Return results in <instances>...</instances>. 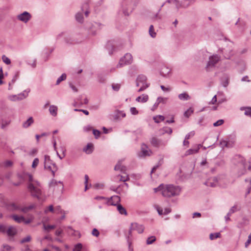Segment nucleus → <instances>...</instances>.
Wrapping results in <instances>:
<instances>
[{"label":"nucleus","mask_w":251,"mask_h":251,"mask_svg":"<svg viewBox=\"0 0 251 251\" xmlns=\"http://www.w3.org/2000/svg\"><path fill=\"white\" fill-rule=\"evenodd\" d=\"M130 238L131 237H129V236H126V239L128 245L129 250L130 251H133V249L131 247V244H132V241H131V239Z\"/></svg>","instance_id":"ea45409f"},{"label":"nucleus","mask_w":251,"mask_h":251,"mask_svg":"<svg viewBox=\"0 0 251 251\" xmlns=\"http://www.w3.org/2000/svg\"><path fill=\"white\" fill-rule=\"evenodd\" d=\"M251 243V233L248 236V240L245 243V248H247Z\"/></svg>","instance_id":"4d7b16f0"},{"label":"nucleus","mask_w":251,"mask_h":251,"mask_svg":"<svg viewBox=\"0 0 251 251\" xmlns=\"http://www.w3.org/2000/svg\"><path fill=\"white\" fill-rule=\"evenodd\" d=\"M17 18L18 20L22 21L24 23H26L31 19V15L29 12L25 11L23 13L19 14L17 16Z\"/></svg>","instance_id":"6e6552de"},{"label":"nucleus","mask_w":251,"mask_h":251,"mask_svg":"<svg viewBox=\"0 0 251 251\" xmlns=\"http://www.w3.org/2000/svg\"><path fill=\"white\" fill-rule=\"evenodd\" d=\"M136 80L142 84H148L147 83V77L143 75H139L136 79Z\"/></svg>","instance_id":"6ab92c4d"},{"label":"nucleus","mask_w":251,"mask_h":251,"mask_svg":"<svg viewBox=\"0 0 251 251\" xmlns=\"http://www.w3.org/2000/svg\"><path fill=\"white\" fill-rule=\"evenodd\" d=\"M199 148L198 149H190L189 150H188L186 151V152L185 153V155L187 156V155H189L191 154H193L198 153L199 152Z\"/></svg>","instance_id":"bb28decb"},{"label":"nucleus","mask_w":251,"mask_h":251,"mask_svg":"<svg viewBox=\"0 0 251 251\" xmlns=\"http://www.w3.org/2000/svg\"><path fill=\"white\" fill-rule=\"evenodd\" d=\"M221 60V56L218 54H213L209 57V60L205 67L207 71H210Z\"/></svg>","instance_id":"20e7f679"},{"label":"nucleus","mask_w":251,"mask_h":251,"mask_svg":"<svg viewBox=\"0 0 251 251\" xmlns=\"http://www.w3.org/2000/svg\"><path fill=\"white\" fill-rule=\"evenodd\" d=\"M25 177L28 181L27 189L31 196L36 198L40 202L44 201L45 198L41 190L40 183L37 180L34 179L33 176L29 173H26Z\"/></svg>","instance_id":"f257e3e1"},{"label":"nucleus","mask_w":251,"mask_h":251,"mask_svg":"<svg viewBox=\"0 0 251 251\" xmlns=\"http://www.w3.org/2000/svg\"><path fill=\"white\" fill-rule=\"evenodd\" d=\"M149 86V84H142L140 86V88L138 90V92H141L144 90H145L146 89H147Z\"/></svg>","instance_id":"680f3d73"},{"label":"nucleus","mask_w":251,"mask_h":251,"mask_svg":"<svg viewBox=\"0 0 251 251\" xmlns=\"http://www.w3.org/2000/svg\"><path fill=\"white\" fill-rule=\"evenodd\" d=\"M116 177L117 179H119L120 181L126 182V181L129 180V177L128 175L126 176L118 175L116 176Z\"/></svg>","instance_id":"2f4dec72"},{"label":"nucleus","mask_w":251,"mask_h":251,"mask_svg":"<svg viewBox=\"0 0 251 251\" xmlns=\"http://www.w3.org/2000/svg\"><path fill=\"white\" fill-rule=\"evenodd\" d=\"M153 120L156 123H159L160 121H163L165 120V117L162 115H157L153 117Z\"/></svg>","instance_id":"7c9ffc66"},{"label":"nucleus","mask_w":251,"mask_h":251,"mask_svg":"<svg viewBox=\"0 0 251 251\" xmlns=\"http://www.w3.org/2000/svg\"><path fill=\"white\" fill-rule=\"evenodd\" d=\"M64 41L68 45H74L81 42V40L76 39L74 36L69 35L65 36Z\"/></svg>","instance_id":"9d476101"},{"label":"nucleus","mask_w":251,"mask_h":251,"mask_svg":"<svg viewBox=\"0 0 251 251\" xmlns=\"http://www.w3.org/2000/svg\"><path fill=\"white\" fill-rule=\"evenodd\" d=\"M117 210L122 215H127V211L125 207H124L121 204H119L117 206Z\"/></svg>","instance_id":"b1692460"},{"label":"nucleus","mask_w":251,"mask_h":251,"mask_svg":"<svg viewBox=\"0 0 251 251\" xmlns=\"http://www.w3.org/2000/svg\"><path fill=\"white\" fill-rule=\"evenodd\" d=\"M44 240H47L51 241L52 240V238L50 235H48L44 236L42 239H40V238L38 239V240L41 243H42Z\"/></svg>","instance_id":"c9c22d12"},{"label":"nucleus","mask_w":251,"mask_h":251,"mask_svg":"<svg viewBox=\"0 0 251 251\" xmlns=\"http://www.w3.org/2000/svg\"><path fill=\"white\" fill-rule=\"evenodd\" d=\"M164 187L165 186L163 184H160L158 187L154 188V191L155 193L159 191H161L162 192Z\"/></svg>","instance_id":"5fc2aeb1"},{"label":"nucleus","mask_w":251,"mask_h":251,"mask_svg":"<svg viewBox=\"0 0 251 251\" xmlns=\"http://www.w3.org/2000/svg\"><path fill=\"white\" fill-rule=\"evenodd\" d=\"M6 233L9 236H14L17 233V229L14 226H9L6 231Z\"/></svg>","instance_id":"2eb2a0df"},{"label":"nucleus","mask_w":251,"mask_h":251,"mask_svg":"<svg viewBox=\"0 0 251 251\" xmlns=\"http://www.w3.org/2000/svg\"><path fill=\"white\" fill-rule=\"evenodd\" d=\"M44 167L45 168H46L47 167V164L49 162H51V160L50 159V156L48 155H45L44 156Z\"/></svg>","instance_id":"58836bf2"},{"label":"nucleus","mask_w":251,"mask_h":251,"mask_svg":"<svg viewBox=\"0 0 251 251\" xmlns=\"http://www.w3.org/2000/svg\"><path fill=\"white\" fill-rule=\"evenodd\" d=\"M149 86V84H142L140 86V88L138 90V92H141L144 90H145L146 89H147Z\"/></svg>","instance_id":"052dcab7"},{"label":"nucleus","mask_w":251,"mask_h":251,"mask_svg":"<svg viewBox=\"0 0 251 251\" xmlns=\"http://www.w3.org/2000/svg\"><path fill=\"white\" fill-rule=\"evenodd\" d=\"M171 70L167 67H163L160 71V74L164 77H169L171 74Z\"/></svg>","instance_id":"4468645a"},{"label":"nucleus","mask_w":251,"mask_h":251,"mask_svg":"<svg viewBox=\"0 0 251 251\" xmlns=\"http://www.w3.org/2000/svg\"><path fill=\"white\" fill-rule=\"evenodd\" d=\"M2 61L7 65H9L11 63L10 59L6 57L5 55H3L2 56Z\"/></svg>","instance_id":"37998d69"},{"label":"nucleus","mask_w":251,"mask_h":251,"mask_svg":"<svg viewBox=\"0 0 251 251\" xmlns=\"http://www.w3.org/2000/svg\"><path fill=\"white\" fill-rule=\"evenodd\" d=\"M229 84V78L227 77H225V80L222 81V85L226 87Z\"/></svg>","instance_id":"864d4df0"},{"label":"nucleus","mask_w":251,"mask_h":251,"mask_svg":"<svg viewBox=\"0 0 251 251\" xmlns=\"http://www.w3.org/2000/svg\"><path fill=\"white\" fill-rule=\"evenodd\" d=\"M93 150L94 146L92 143H88L83 149V151L87 154H91L93 151Z\"/></svg>","instance_id":"dca6fc26"},{"label":"nucleus","mask_w":251,"mask_h":251,"mask_svg":"<svg viewBox=\"0 0 251 251\" xmlns=\"http://www.w3.org/2000/svg\"><path fill=\"white\" fill-rule=\"evenodd\" d=\"M181 188L172 184L167 185L162 191V195L165 197H171L179 195Z\"/></svg>","instance_id":"f03ea898"},{"label":"nucleus","mask_w":251,"mask_h":251,"mask_svg":"<svg viewBox=\"0 0 251 251\" xmlns=\"http://www.w3.org/2000/svg\"><path fill=\"white\" fill-rule=\"evenodd\" d=\"M121 201L120 197L118 196H113L107 199V203L109 205L116 206L119 204Z\"/></svg>","instance_id":"1a4fd4ad"},{"label":"nucleus","mask_w":251,"mask_h":251,"mask_svg":"<svg viewBox=\"0 0 251 251\" xmlns=\"http://www.w3.org/2000/svg\"><path fill=\"white\" fill-rule=\"evenodd\" d=\"M82 248V245L81 243H78L75 246L73 251H80Z\"/></svg>","instance_id":"79ce46f5"},{"label":"nucleus","mask_w":251,"mask_h":251,"mask_svg":"<svg viewBox=\"0 0 251 251\" xmlns=\"http://www.w3.org/2000/svg\"><path fill=\"white\" fill-rule=\"evenodd\" d=\"M38 164H39L38 158H35L32 162V167L33 168H36Z\"/></svg>","instance_id":"0e129e2a"},{"label":"nucleus","mask_w":251,"mask_h":251,"mask_svg":"<svg viewBox=\"0 0 251 251\" xmlns=\"http://www.w3.org/2000/svg\"><path fill=\"white\" fill-rule=\"evenodd\" d=\"M154 207L155 209L157 210V211L159 215H162L164 214V212H163V209L161 207H160L159 205L155 204L154 205Z\"/></svg>","instance_id":"a19ab883"},{"label":"nucleus","mask_w":251,"mask_h":251,"mask_svg":"<svg viewBox=\"0 0 251 251\" xmlns=\"http://www.w3.org/2000/svg\"><path fill=\"white\" fill-rule=\"evenodd\" d=\"M66 75L65 74H63L62 75L59 76L57 79L56 84L58 85L61 81L64 80L66 79Z\"/></svg>","instance_id":"72a5a7b5"},{"label":"nucleus","mask_w":251,"mask_h":251,"mask_svg":"<svg viewBox=\"0 0 251 251\" xmlns=\"http://www.w3.org/2000/svg\"><path fill=\"white\" fill-rule=\"evenodd\" d=\"M132 62V56L130 53H127L122 57L117 65V68L122 67L125 65L130 64Z\"/></svg>","instance_id":"39448f33"},{"label":"nucleus","mask_w":251,"mask_h":251,"mask_svg":"<svg viewBox=\"0 0 251 251\" xmlns=\"http://www.w3.org/2000/svg\"><path fill=\"white\" fill-rule=\"evenodd\" d=\"M160 131L161 132L162 134H164L165 133L171 134H172L173 131L171 127L166 126L160 129Z\"/></svg>","instance_id":"a878e982"},{"label":"nucleus","mask_w":251,"mask_h":251,"mask_svg":"<svg viewBox=\"0 0 251 251\" xmlns=\"http://www.w3.org/2000/svg\"><path fill=\"white\" fill-rule=\"evenodd\" d=\"M49 111L50 114L53 116H55L57 115V107L54 105H51L50 106L49 108Z\"/></svg>","instance_id":"4be33fe9"},{"label":"nucleus","mask_w":251,"mask_h":251,"mask_svg":"<svg viewBox=\"0 0 251 251\" xmlns=\"http://www.w3.org/2000/svg\"><path fill=\"white\" fill-rule=\"evenodd\" d=\"M218 178L217 177H213L208 179L204 182V184L207 186L215 187L218 185Z\"/></svg>","instance_id":"9b49d317"},{"label":"nucleus","mask_w":251,"mask_h":251,"mask_svg":"<svg viewBox=\"0 0 251 251\" xmlns=\"http://www.w3.org/2000/svg\"><path fill=\"white\" fill-rule=\"evenodd\" d=\"M75 19L79 23H82L83 22V14L81 12H78L75 15Z\"/></svg>","instance_id":"c85d7f7f"},{"label":"nucleus","mask_w":251,"mask_h":251,"mask_svg":"<svg viewBox=\"0 0 251 251\" xmlns=\"http://www.w3.org/2000/svg\"><path fill=\"white\" fill-rule=\"evenodd\" d=\"M98 81L100 83H104L105 81V78L103 77L102 76L99 75L98 76Z\"/></svg>","instance_id":"774afa93"},{"label":"nucleus","mask_w":251,"mask_h":251,"mask_svg":"<svg viewBox=\"0 0 251 251\" xmlns=\"http://www.w3.org/2000/svg\"><path fill=\"white\" fill-rule=\"evenodd\" d=\"M224 123V120H222V119L219 120L217 122H216L215 123H214L213 124V126H218L222 125Z\"/></svg>","instance_id":"8fccbe9b"},{"label":"nucleus","mask_w":251,"mask_h":251,"mask_svg":"<svg viewBox=\"0 0 251 251\" xmlns=\"http://www.w3.org/2000/svg\"><path fill=\"white\" fill-rule=\"evenodd\" d=\"M178 97L181 100H187L190 99L189 95L186 92L179 94Z\"/></svg>","instance_id":"5701e85b"},{"label":"nucleus","mask_w":251,"mask_h":251,"mask_svg":"<svg viewBox=\"0 0 251 251\" xmlns=\"http://www.w3.org/2000/svg\"><path fill=\"white\" fill-rule=\"evenodd\" d=\"M56 226L55 225H48L44 224L43 227L45 230L52 229L55 228Z\"/></svg>","instance_id":"603ef678"},{"label":"nucleus","mask_w":251,"mask_h":251,"mask_svg":"<svg viewBox=\"0 0 251 251\" xmlns=\"http://www.w3.org/2000/svg\"><path fill=\"white\" fill-rule=\"evenodd\" d=\"M148 147L146 144H142L141 146V151L139 154V156L145 157L147 156H150V153H151V151L150 150H148Z\"/></svg>","instance_id":"f8f14e48"},{"label":"nucleus","mask_w":251,"mask_h":251,"mask_svg":"<svg viewBox=\"0 0 251 251\" xmlns=\"http://www.w3.org/2000/svg\"><path fill=\"white\" fill-rule=\"evenodd\" d=\"M153 26L151 25L149 28V34L151 37L154 38L156 36V33L153 31Z\"/></svg>","instance_id":"4c0bfd02"},{"label":"nucleus","mask_w":251,"mask_h":251,"mask_svg":"<svg viewBox=\"0 0 251 251\" xmlns=\"http://www.w3.org/2000/svg\"><path fill=\"white\" fill-rule=\"evenodd\" d=\"M11 249V247L9 245H3L1 251H10Z\"/></svg>","instance_id":"69168bd1"},{"label":"nucleus","mask_w":251,"mask_h":251,"mask_svg":"<svg viewBox=\"0 0 251 251\" xmlns=\"http://www.w3.org/2000/svg\"><path fill=\"white\" fill-rule=\"evenodd\" d=\"M167 100V98H162V97H158L156 100V101H157V103H161V102H162L163 103H165L166 102V101Z\"/></svg>","instance_id":"338daca9"},{"label":"nucleus","mask_w":251,"mask_h":251,"mask_svg":"<svg viewBox=\"0 0 251 251\" xmlns=\"http://www.w3.org/2000/svg\"><path fill=\"white\" fill-rule=\"evenodd\" d=\"M67 232L72 236L76 237H80V234L78 231L74 229L71 226H68L66 229Z\"/></svg>","instance_id":"ddd939ff"},{"label":"nucleus","mask_w":251,"mask_h":251,"mask_svg":"<svg viewBox=\"0 0 251 251\" xmlns=\"http://www.w3.org/2000/svg\"><path fill=\"white\" fill-rule=\"evenodd\" d=\"M149 86V84H142L140 86V88L138 90V92H141L144 90H145L146 89H147Z\"/></svg>","instance_id":"bf43d9fd"},{"label":"nucleus","mask_w":251,"mask_h":251,"mask_svg":"<svg viewBox=\"0 0 251 251\" xmlns=\"http://www.w3.org/2000/svg\"><path fill=\"white\" fill-rule=\"evenodd\" d=\"M220 233H211L209 238L211 240H214L220 237Z\"/></svg>","instance_id":"c03bdc74"},{"label":"nucleus","mask_w":251,"mask_h":251,"mask_svg":"<svg viewBox=\"0 0 251 251\" xmlns=\"http://www.w3.org/2000/svg\"><path fill=\"white\" fill-rule=\"evenodd\" d=\"M194 112V110L192 108H189L187 111L184 113V116L185 117L188 118L189 116Z\"/></svg>","instance_id":"f704fd0d"},{"label":"nucleus","mask_w":251,"mask_h":251,"mask_svg":"<svg viewBox=\"0 0 251 251\" xmlns=\"http://www.w3.org/2000/svg\"><path fill=\"white\" fill-rule=\"evenodd\" d=\"M241 110H244V114L246 116L251 117V107H243Z\"/></svg>","instance_id":"cd10ccee"},{"label":"nucleus","mask_w":251,"mask_h":251,"mask_svg":"<svg viewBox=\"0 0 251 251\" xmlns=\"http://www.w3.org/2000/svg\"><path fill=\"white\" fill-rule=\"evenodd\" d=\"M149 97L146 94H143L142 96L138 97L136 99V100L138 102H145L148 101Z\"/></svg>","instance_id":"412c9836"},{"label":"nucleus","mask_w":251,"mask_h":251,"mask_svg":"<svg viewBox=\"0 0 251 251\" xmlns=\"http://www.w3.org/2000/svg\"><path fill=\"white\" fill-rule=\"evenodd\" d=\"M54 212L57 213H65V211L61 208L60 206H57L54 208Z\"/></svg>","instance_id":"de8ad7c7"},{"label":"nucleus","mask_w":251,"mask_h":251,"mask_svg":"<svg viewBox=\"0 0 251 251\" xmlns=\"http://www.w3.org/2000/svg\"><path fill=\"white\" fill-rule=\"evenodd\" d=\"M84 178H85V181H84L85 191H86L88 189V180H89L88 176L87 175H85L84 176Z\"/></svg>","instance_id":"49530a36"},{"label":"nucleus","mask_w":251,"mask_h":251,"mask_svg":"<svg viewBox=\"0 0 251 251\" xmlns=\"http://www.w3.org/2000/svg\"><path fill=\"white\" fill-rule=\"evenodd\" d=\"M16 79H17V75H15L13 77V78H12V80L11 81V82H10L9 83V88H8L9 90H10V89H12L11 85L15 83V82L16 81Z\"/></svg>","instance_id":"6e6d98bb"},{"label":"nucleus","mask_w":251,"mask_h":251,"mask_svg":"<svg viewBox=\"0 0 251 251\" xmlns=\"http://www.w3.org/2000/svg\"><path fill=\"white\" fill-rule=\"evenodd\" d=\"M138 2V0H124L122 4L123 13L125 16H129Z\"/></svg>","instance_id":"7ed1b4c3"},{"label":"nucleus","mask_w":251,"mask_h":251,"mask_svg":"<svg viewBox=\"0 0 251 251\" xmlns=\"http://www.w3.org/2000/svg\"><path fill=\"white\" fill-rule=\"evenodd\" d=\"M10 206L15 210H20V207L17 205L15 203H11L10 204Z\"/></svg>","instance_id":"3c124183"},{"label":"nucleus","mask_w":251,"mask_h":251,"mask_svg":"<svg viewBox=\"0 0 251 251\" xmlns=\"http://www.w3.org/2000/svg\"><path fill=\"white\" fill-rule=\"evenodd\" d=\"M156 240V237L154 236H151L148 238L146 241L147 245L152 244Z\"/></svg>","instance_id":"473e14b6"},{"label":"nucleus","mask_w":251,"mask_h":251,"mask_svg":"<svg viewBox=\"0 0 251 251\" xmlns=\"http://www.w3.org/2000/svg\"><path fill=\"white\" fill-rule=\"evenodd\" d=\"M233 161L235 164L237 165H241L244 168H246V160L245 158L241 155H235L233 157Z\"/></svg>","instance_id":"0eeeda50"},{"label":"nucleus","mask_w":251,"mask_h":251,"mask_svg":"<svg viewBox=\"0 0 251 251\" xmlns=\"http://www.w3.org/2000/svg\"><path fill=\"white\" fill-rule=\"evenodd\" d=\"M93 133L96 139L99 137L100 134V132L97 129H93Z\"/></svg>","instance_id":"13d9d810"},{"label":"nucleus","mask_w":251,"mask_h":251,"mask_svg":"<svg viewBox=\"0 0 251 251\" xmlns=\"http://www.w3.org/2000/svg\"><path fill=\"white\" fill-rule=\"evenodd\" d=\"M144 226L142 225H140L137 223H131L129 228L127 236L132 237V231L136 230L138 233L140 234L143 232Z\"/></svg>","instance_id":"423d86ee"},{"label":"nucleus","mask_w":251,"mask_h":251,"mask_svg":"<svg viewBox=\"0 0 251 251\" xmlns=\"http://www.w3.org/2000/svg\"><path fill=\"white\" fill-rule=\"evenodd\" d=\"M31 236L30 235H27L25 237L23 238L20 241V243L21 244H24L25 243L29 242H30L31 241Z\"/></svg>","instance_id":"e433bc0d"},{"label":"nucleus","mask_w":251,"mask_h":251,"mask_svg":"<svg viewBox=\"0 0 251 251\" xmlns=\"http://www.w3.org/2000/svg\"><path fill=\"white\" fill-rule=\"evenodd\" d=\"M34 122L33 119L32 117H29L26 121L23 123V127L24 128H27L30 126Z\"/></svg>","instance_id":"aec40b11"},{"label":"nucleus","mask_w":251,"mask_h":251,"mask_svg":"<svg viewBox=\"0 0 251 251\" xmlns=\"http://www.w3.org/2000/svg\"><path fill=\"white\" fill-rule=\"evenodd\" d=\"M121 85L119 84L116 83H113L112 84V88L113 89V90L118 91L119 90L120 88Z\"/></svg>","instance_id":"09e8293b"},{"label":"nucleus","mask_w":251,"mask_h":251,"mask_svg":"<svg viewBox=\"0 0 251 251\" xmlns=\"http://www.w3.org/2000/svg\"><path fill=\"white\" fill-rule=\"evenodd\" d=\"M220 145L222 148H224L225 147H228V142L225 140H221L220 142Z\"/></svg>","instance_id":"a18cd8bd"},{"label":"nucleus","mask_w":251,"mask_h":251,"mask_svg":"<svg viewBox=\"0 0 251 251\" xmlns=\"http://www.w3.org/2000/svg\"><path fill=\"white\" fill-rule=\"evenodd\" d=\"M151 143L153 147L158 148L160 145L161 141L157 138L153 137L151 139Z\"/></svg>","instance_id":"a211bd4d"},{"label":"nucleus","mask_w":251,"mask_h":251,"mask_svg":"<svg viewBox=\"0 0 251 251\" xmlns=\"http://www.w3.org/2000/svg\"><path fill=\"white\" fill-rule=\"evenodd\" d=\"M46 169H49L50 171L52 174V175L54 176L55 172L57 170V166L54 163L52 164V166H48Z\"/></svg>","instance_id":"393cba45"},{"label":"nucleus","mask_w":251,"mask_h":251,"mask_svg":"<svg viewBox=\"0 0 251 251\" xmlns=\"http://www.w3.org/2000/svg\"><path fill=\"white\" fill-rule=\"evenodd\" d=\"M126 169V167L122 166V161H119L117 164L115 165L114 170L116 171L120 170L121 171H123Z\"/></svg>","instance_id":"c756f323"},{"label":"nucleus","mask_w":251,"mask_h":251,"mask_svg":"<svg viewBox=\"0 0 251 251\" xmlns=\"http://www.w3.org/2000/svg\"><path fill=\"white\" fill-rule=\"evenodd\" d=\"M92 234L95 237H98L100 235V232L96 228H94L92 231Z\"/></svg>","instance_id":"e2e57ef3"},{"label":"nucleus","mask_w":251,"mask_h":251,"mask_svg":"<svg viewBox=\"0 0 251 251\" xmlns=\"http://www.w3.org/2000/svg\"><path fill=\"white\" fill-rule=\"evenodd\" d=\"M10 217L17 223H21L25 220V217L23 216H18L17 215H12Z\"/></svg>","instance_id":"f3484780"}]
</instances>
